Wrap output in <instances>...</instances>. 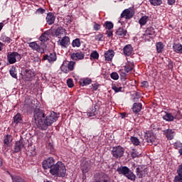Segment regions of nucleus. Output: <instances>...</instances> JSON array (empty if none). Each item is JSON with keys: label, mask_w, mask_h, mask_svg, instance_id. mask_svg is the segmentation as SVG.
I'll list each match as a JSON object with an SVG mask.
<instances>
[{"label": "nucleus", "mask_w": 182, "mask_h": 182, "mask_svg": "<svg viewBox=\"0 0 182 182\" xmlns=\"http://www.w3.org/2000/svg\"><path fill=\"white\" fill-rule=\"evenodd\" d=\"M33 117L38 129L46 130L48 126H52L58 120L59 116L56 112H53L46 117L45 112L42 109L36 108L33 112Z\"/></svg>", "instance_id": "obj_1"}, {"label": "nucleus", "mask_w": 182, "mask_h": 182, "mask_svg": "<svg viewBox=\"0 0 182 182\" xmlns=\"http://www.w3.org/2000/svg\"><path fill=\"white\" fill-rule=\"evenodd\" d=\"M44 170L50 168V173L55 177H65L66 176V166L62 161H58L55 164V159L49 157L42 162Z\"/></svg>", "instance_id": "obj_2"}, {"label": "nucleus", "mask_w": 182, "mask_h": 182, "mask_svg": "<svg viewBox=\"0 0 182 182\" xmlns=\"http://www.w3.org/2000/svg\"><path fill=\"white\" fill-rule=\"evenodd\" d=\"M117 171H118L119 174H122V176H124L132 181L136 180V175L127 166L118 167Z\"/></svg>", "instance_id": "obj_3"}, {"label": "nucleus", "mask_w": 182, "mask_h": 182, "mask_svg": "<svg viewBox=\"0 0 182 182\" xmlns=\"http://www.w3.org/2000/svg\"><path fill=\"white\" fill-rule=\"evenodd\" d=\"M112 154L114 159H122L124 156V148L122 146H114Z\"/></svg>", "instance_id": "obj_4"}, {"label": "nucleus", "mask_w": 182, "mask_h": 182, "mask_svg": "<svg viewBox=\"0 0 182 182\" xmlns=\"http://www.w3.org/2000/svg\"><path fill=\"white\" fill-rule=\"evenodd\" d=\"M21 57L19 53L16 52L10 53L7 55V60L10 65H14L16 62L21 60Z\"/></svg>", "instance_id": "obj_5"}, {"label": "nucleus", "mask_w": 182, "mask_h": 182, "mask_svg": "<svg viewBox=\"0 0 182 182\" xmlns=\"http://www.w3.org/2000/svg\"><path fill=\"white\" fill-rule=\"evenodd\" d=\"M164 120L166 122H173L174 119H181V116L180 115V112L176 111L173 114L166 112V114L163 116Z\"/></svg>", "instance_id": "obj_6"}, {"label": "nucleus", "mask_w": 182, "mask_h": 182, "mask_svg": "<svg viewBox=\"0 0 182 182\" xmlns=\"http://www.w3.org/2000/svg\"><path fill=\"white\" fill-rule=\"evenodd\" d=\"M134 9L133 8H129L124 9L121 14V18H124V19H132L134 16Z\"/></svg>", "instance_id": "obj_7"}, {"label": "nucleus", "mask_w": 182, "mask_h": 182, "mask_svg": "<svg viewBox=\"0 0 182 182\" xmlns=\"http://www.w3.org/2000/svg\"><path fill=\"white\" fill-rule=\"evenodd\" d=\"M136 173L139 178H143V177H146V176H147V173H149V169H147V168L139 166L136 168Z\"/></svg>", "instance_id": "obj_8"}, {"label": "nucleus", "mask_w": 182, "mask_h": 182, "mask_svg": "<svg viewBox=\"0 0 182 182\" xmlns=\"http://www.w3.org/2000/svg\"><path fill=\"white\" fill-rule=\"evenodd\" d=\"M163 134L168 140H173L176 135V132L173 129H168L163 131Z\"/></svg>", "instance_id": "obj_9"}, {"label": "nucleus", "mask_w": 182, "mask_h": 182, "mask_svg": "<svg viewBox=\"0 0 182 182\" xmlns=\"http://www.w3.org/2000/svg\"><path fill=\"white\" fill-rule=\"evenodd\" d=\"M56 59H58V57L56 56L55 53H51L49 55H43V60H48L49 63L56 62Z\"/></svg>", "instance_id": "obj_10"}, {"label": "nucleus", "mask_w": 182, "mask_h": 182, "mask_svg": "<svg viewBox=\"0 0 182 182\" xmlns=\"http://www.w3.org/2000/svg\"><path fill=\"white\" fill-rule=\"evenodd\" d=\"M30 48H32L33 50H36L38 53H44L45 49L39 46L36 42L29 43Z\"/></svg>", "instance_id": "obj_11"}, {"label": "nucleus", "mask_w": 182, "mask_h": 182, "mask_svg": "<svg viewBox=\"0 0 182 182\" xmlns=\"http://www.w3.org/2000/svg\"><path fill=\"white\" fill-rule=\"evenodd\" d=\"M33 77H35V73L31 70H25L23 72V78L26 79V80L31 81Z\"/></svg>", "instance_id": "obj_12"}, {"label": "nucleus", "mask_w": 182, "mask_h": 182, "mask_svg": "<svg viewBox=\"0 0 182 182\" xmlns=\"http://www.w3.org/2000/svg\"><path fill=\"white\" fill-rule=\"evenodd\" d=\"M71 59H73V60H82L85 59V53L81 51L73 53L71 54Z\"/></svg>", "instance_id": "obj_13"}, {"label": "nucleus", "mask_w": 182, "mask_h": 182, "mask_svg": "<svg viewBox=\"0 0 182 182\" xmlns=\"http://www.w3.org/2000/svg\"><path fill=\"white\" fill-rule=\"evenodd\" d=\"M59 45L62 46V48H68L69 45H70V38L69 36H64L59 43Z\"/></svg>", "instance_id": "obj_14"}, {"label": "nucleus", "mask_w": 182, "mask_h": 182, "mask_svg": "<svg viewBox=\"0 0 182 182\" xmlns=\"http://www.w3.org/2000/svg\"><path fill=\"white\" fill-rule=\"evenodd\" d=\"M12 140L14 138L11 135L6 134L4 136V144L6 146V147H11L12 146Z\"/></svg>", "instance_id": "obj_15"}, {"label": "nucleus", "mask_w": 182, "mask_h": 182, "mask_svg": "<svg viewBox=\"0 0 182 182\" xmlns=\"http://www.w3.org/2000/svg\"><path fill=\"white\" fill-rule=\"evenodd\" d=\"M52 35V30H48L44 32L40 37V41L41 42H46L49 40V37Z\"/></svg>", "instance_id": "obj_16"}, {"label": "nucleus", "mask_w": 182, "mask_h": 182, "mask_svg": "<svg viewBox=\"0 0 182 182\" xmlns=\"http://www.w3.org/2000/svg\"><path fill=\"white\" fill-rule=\"evenodd\" d=\"M114 56V51L113 50H108L107 52L105 53V60L107 62H110L113 57Z\"/></svg>", "instance_id": "obj_17"}, {"label": "nucleus", "mask_w": 182, "mask_h": 182, "mask_svg": "<svg viewBox=\"0 0 182 182\" xmlns=\"http://www.w3.org/2000/svg\"><path fill=\"white\" fill-rule=\"evenodd\" d=\"M25 146L23 142L18 141H16L14 146V153H19L22 149Z\"/></svg>", "instance_id": "obj_18"}, {"label": "nucleus", "mask_w": 182, "mask_h": 182, "mask_svg": "<svg viewBox=\"0 0 182 182\" xmlns=\"http://www.w3.org/2000/svg\"><path fill=\"white\" fill-rule=\"evenodd\" d=\"M123 53L125 56H130L133 53V48L131 45H127L123 48Z\"/></svg>", "instance_id": "obj_19"}, {"label": "nucleus", "mask_w": 182, "mask_h": 182, "mask_svg": "<svg viewBox=\"0 0 182 182\" xmlns=\"http://www.w3.org/2000/svg\"><path fill=\"white\" fill-rule=\"evenodd\" d=\"M141 109H143V105L141 103L135 102L133 105L132 111L134 113H139V112H141Z\"/></svg>", "instance_id": "obj_20"}, {"label": "nucleus", "mask_w": 182, "mask_h": 182, "mask_svg": "<svg viewBox=\"0 0 182 182\" xmlns=\"http://www.w3.org/2000/svg\"><path fill=\"white\" fill-rule=\"evenodd\" d=\"M55 15L52 13H49L47 14L46 16V22L48 23V25H53L55 23Z\"/></svg>", "instance_id": "obj_21"}, {"label": "nucleus", "mask_w": 182, "mask_h": 182, "mask_svg": "<svg viewBox=\"0 0 182 182\" xmlns=\"http://www.w3.org/2000/svg\"><path fill=\"white\" fill-rule=\"evenodd\" d=\"M81 170L83 174L88 173L89 170H90V164L87 161L84 162L81 166Z\"/></svg>", "instance_id": "obj_22"}, {"label": "nucleus", "mask_w": 182, "mask_h": 182, "mask_svg": "<svg viewBox=\"0 0 182 182\" xmlns=\"http://www.w3.org/2000/svg\"><path fill=\"white\" fill-rule=\"evenodd\" d=\"M134 68V64L132 62H128L126 63L124 66V70L126 73H130L133 70V68Z\"/></svg>", "instance_id": "obj_23"}, {"label": "nucleus", "mask_w": 182, "mask_h": 182, "mask_svg": "<svg viewBox=\"0 0 182 182\" xmlns=\"http://www.w3.org/2000/svg\"><path fill=\"white\" fill-rule=\"evenodd\" d=\"M116 34L118 36H121L122 38H124V36H126V35L127 34V30L119 27L117 31H116Z\"/></svg>", "instance_id": "obj_24"}, {"label": "nucleus", "mask_w": 182, "mask_h": 182, "mask_svg": "<svg viewBox=\"0 0 182 182\" xmlns=\"http://www.w3.org/2000/svg\"><path fill=\"white\" fill-rule=\"evenodd\" d=\"M92 83V79L90 78H81L80 80V86H87V85H90Z\"/></svg>", "instance_id": "obj_25"}, {"label": "nucleus", "mask_w": 182, "mask_h": 182, "mask_svg": "<svg viewBox=\"0 0 182 182\" xmlns=\"http://www.w3.org/2000/svg\"><path fill=\"white\" fill-rule=\"evenodd\" d=\"M154 140H156V136H154V134L153 133H148L146 135V141L149 144L154 143Z\"/></svg>", "instance_id": "obj_26"}, {"label": "nucleus", "mask_w": 182, "mask_h": 182, "mask_svg": "<svg viewBox=\"0 0 182 182\" xmlns=\"http://www.w3.org/2000/svg\"><path fill=\"white\" fill-rule=\"evenodd\" d=\"M147 22H149V16H143L139 20V23L141 26H144Z\"/></svg>", "instance_id": "obj_27"}, {"label": "nucleus", "mask_w": 182, "mask_h": 182, "mask_svg": "<svg viewBox=\"0 0 182 182\" xmlns=\"http://www.w3.org/2000/svg\"><path fill=\"white\" fill-rule=\"evenodd\" d=\"M0 40L1 41V42H4V43H11L12 42V39L6 36V35L5 34H1Z\"/></svg>", "instance_id": "obj_28"}, {"label": "nucleus", "mask_w": 182, "mask_h": 182, "mask_svg": "<svg viewBox=\"0 0 182 182\" xmlns=\"http://www.w3.org/2000/svg\"><path fill=\"white\" fill-rule=\"evenodd\" d=\"M174 52L177 53H182V45L180 43L173 44V46Z\"/></svg>", "instance_id": "obj_29"}, {"label": "nucleus", "mask_w": 182, "mask_h": 182, "mask_svg": "<svg viewBox=\"0 0 182 182\" xmlns=\"http://www.w3.org/2000/svg\"><path fill=\"white\" fill-rule=\"evenodd\" d=\"M130 141L134 146H139L140 140L136 136H131Z\"/></svg>", "instance_id": "obj_30"}, {"label": "nucleus", "mask_w": 182, "mask_h": 182, "mask_svg": "<svg viewBox=\"0 0 182 182\" xmlns=\"http://www.w3.org/2000/svg\"><path fill=\"white\" fill-rule=\"evenodd\" d=\"M156 50L158 53H161L163 52V49H164V45L161 42H158L156 44Z\"/></svg>", "instance_id": "obj_31"}, {"label": "nucleus", "mask_w": 182, "mask_h": 182, "mask_svg": "<svg viewBox=\"0 0 182 182\" xmlns=\"http://www.w3.org/2000/svg\"><path fill=\"white\" fill-rule=\"evenodd\" d=\"M65 33V29L63 27H58L55 31V36H60V35H63Z\"/></svg>", "instance_id": "obj_32"}, {"label": "nucleus", "mask_w": 182, "mask_h": 182, "mask_svg": "<svg viewBox=\"0 0 182 182\" xmlns=\"http://www.w3.org/2000/svg\"><path fill=\"white\" fill-rule=\"evenodd\" d=\"M155 33H156V31L154 30V28L149 27L145 31V33L144 35V36H146V35H155Z\"/></svg>", "instance_id": "obj_33"}, {"label": "nucleus", "mask_w": 182, "mask_h": 182, "mask_svg": "<svg viewBox=\"0 0 182 182\" xmlns=\"http://www.w3.org/2000/svg\"><path fill=\"white\" fill-rule=\"evenodd\" d=\"M72 45L73 48H80V39L76 38L73 40Z\"/></svg>", "instance_id": "obj_34"}, {"label": "nucleus", "mask_w": 182, "mask_h": 182, "mask_svg": "<svg viewBox=\"0 0 182 182\" xmlns=\"http://www.w3.org/2000/svg\"><path fill=\"white\" fill-rule=\"evenodd\" d=\"M150 4L154 6H159V5H161L163 1L161 0H149Z\"/></svg>", "instance_id": "obj_35"}, {"label": "nucleus", "mask_w": 182, "mask_h": 182, "mask_svg": "<svg viewBox=\"0 0 182 182\" xmlns=\"http://www.w3.org/2000/svg\"><path fill=\"white\" fill-rule=\"evenodd\" d=\"M95 41L97 42H102V41H105V36L103 34L100 33L95 36Z\"/></svg>", "instance_id": "obj_36"}, {"label": "nucleus", "mask_w": 182, "mask_h": 182, "mask_svg": "<svg viewBox=\"0 0 182 182\" xmlns=\"http://www.w3.org/2000/svg\"><path fill=\"white\" fill-rule=\"evenodd\" d=\"M76 65V62L75 61H70L68 63V70H73V69H75V66Z\"/></svg>", "instance_id": "obj_37"}, {"label": "nucleus", "mask_w": 182, "mask_h": 182, "mask_svg": "<svg viewBox=\"0 0 182 182\" xmlns=\"http://www.w3.org/2000/svg\"><path fill=\"white\" fill-rule=\"evenodd\" d=\"M22 120V117L21 116V114L18 113L14 117V122L17 124V123H19Z\"/></svg>", "instance_id": "obj_38"}, {"label": "nucleus", "mask_w": 182, "mask_h": 182, "mask_svg": "<svg viewBox=\"0 0 182 182\" xmlns=\"http://www.w3.org/2000/svg\"><path fill=\"white\" fill-rule=\"evenodd\" d=\"M10 75L11 76H12V77H14V79H16L18 77L15 68H11L10 69Z\"/></svg>", "instance_id": "obj_39"}, {"label": "nucleus", "mask_w": 182, "mask_h": 182, "mask_svg": "<svg viewBox=\"0 0 182 182\" xmlns=\"http://www.w3.org/2000/svg\"><path fill=\"white\" fill-rule=\"evenodd\" d=\"M112 90L115 92V93H119V92H122L123 87H117L116 85H113L112 87Z\"/></svg>", "instance_id": "obj_40"}, {"label": "nucleus", "mask_w": 182, "mask_h": 182, "mask_svg": "<svg viewBox=\"0 0 182 182\" xmlns=\"http://www.w3.org/2000/svg\"><path fill=\"white\" fill-rule=\"evenodd\" d=\"M105 26L106 29H108L109 31H110V29H113V23L110 21L105 22Z\"/></svg>", "instance_id": "obj_41"}, {"label": "nucleus", "mask_w": 182, "mask_h": 182, "mask_svg": "<svg viewBox=\"0 0 182 182\" xmlns=\"http://www.w3.org/2000/svg\"><path fill=\"white\" fill-rule=\"evenodd\" d=\"M90 58L92 59H99V53H97V51H93L90 54Z\"/></svg>", "instance_id": "obj_42"}, {"label": "nucleus", "mask_w": 182, "mask_h": 182, "mask_svg": "<svg viewBox=\"0 0 182 182\" xmlns=\"http://www.w3.org/2000/svg\"><path fill=\"white\" fill-rule=\"evenodd\" d=\"M110 76H111V79H113V80H119V74H117V73L116 72L112 73Z\"/></svg>", "instance_id": "obj_43"}, {"label": "nucleus", "mask_w": 182, "mask_h": 182, "mask_svg": "<svg viewBox=\"0 0 182 182\" xmlns=\"http://www.w3.org/2000/svg\"><path fill=\"white\" fill-rule=\"evenodd\" d=\"M60 69L62 72H64V73H69V70L68 69V68H66L65 64H63L61 65Z\"/></svg>", "instance_id": "obj_44"}, {"label": "nucleus", "mask_w": 182, "mask_h": 182, "mask_svg": "<svg viewBox=\"0 0 182 182\" xmlns=\"http://www.w3.org/2000/svg\"><path fill=\"white\" fill-rule=\"evenodd\" d=\"M67 85H68V87H73L75 86V84H73V80L68 79L67 80Z\"/></svg>", "instance_id": "obj_45"}, {"label": "nucleus", "mask_w": 182, "mask_h": 182, "mask_svg": "<svg viewBox=\"0 0 182 182\" xmlns=\"http://www.w3.org/2000/svg\"><path fill=\"white\" fill-rule=\"evenodd\" d=\"M93 28H94L95 31H100L101 26H100V24L96 23V22H94Z\"/></svg>", "instance_id": "obj_46"}, {"label": "nucleus", "mask_w": 182, "mask_h": 182, "mask_svg": "<svg viewBox=\"0 0 182 182\" xmlns=\"http://www.w3.org/2000/svg\"><path fill=\"white\" fill-rule=\"evenodd\" d=\"M173 181L174 182H182V176L180 175L176 176Z\"/></svg>", "instance_id": "obj_47"}, {"label": "nucleus", "mask_w": 182, "mask_h": 182, "mask_svg": "<svg viewBox=\"0 0 182 182\" xmlns=\"http://www.w3.org/2000/svg\"><path fill=\"white\" fill-rule=\"evenodd\" d=\"M131 156L132 157V159H136V157H139V154L136 152L134 149H133V151L131 153Z\"/></svg>", "instance_id": "obj_48"}, {"label": "nucleus", "mask_w": 182, "mask_h": 182, "mask_svg": "<svg viewBox=\"0 0 182 182\" xmlns=\"http://www.w3.org/2000/svg\"><path fill=\"white\" fill-rule=\"evenodd\" d=\"M141 87H149V82L144 81L141 82Z\"/></svg>", "instance_id": "obj_49"}, {"label": "nucleus", "mask_w": 182, "mask_h": 182, "mask_svg": "<svg viewBox=\"0 0 182 182\" xmlns=\"http://www.w3.org/2000/svg\"><path fill=\"white\" fill-rule=\"evenodd\" d=\"M92 89L93 91H96L97 89H99V85L92 84Z\"/></svg>", "instance_id": "obj_50"}, {"label": "nucleus", "mask_w": 182, "mask_h": 182, "mask_svg": "<svg viewBox=\"0 0 182 182\" xmlns=\"http://www.w3.org/2000/svg\"><path fill=\"white\" fill-rule=\"evenodd\" d=\"M174 63L171 60H168V69H171L173 66Z\"/></svg>", "instance_id": "obj_51"}, {"label": "nucleus", "mask_w": 182, "mask_h": 182, "mask_svg": "<svg viewBox=\"0 0 182 182\" xmlns=\"http://www.w3.org/2000/svg\"><path fill=\"white\" fill-rule=\"evenodd\" d=\"M44 12H45V9L42 8L37 9V14H44Z\"/></svg>", "instance_id": "obj_52"}, {"label": "nucleus", "mask_w": 182, "mask_h": 182, "mask_svg": "<svg viewBox=\"0 0 182 182\" xmlns=\"http://www.w3.org/2000/svg\"><path fill=\"white\" fill-rule=\"evenodd\" d=\"M176 4V0H168V5H174Z\"/></svg>", "instance_id": "obj_53"}, {"label": "nucleus", "mask_w": 182, "mask_h": 182, "mask_svg": "<svg viewBox=\"0 0 182 182\" xmlns=\"http://www.w3.org/2000/svg\"><path fill=\"white\" fill-rule=\"evenodd\" d=\"M107 35L109 38H110V36H113V32L109 31H107Z\"/></svg>", "instance_id": "obj_54"}, {"label": "nucleus", "mask_w": 182, "mask_h": 182, "mask_svg": "<svg viewBox=\"0 0 182 182\" xmlns=\"http://www.w3.org/2000/svg\"><path fill=\"white\" fill-rule=\"evenodd\" d=\"M4 46H5V44H4L2 42H0V52L4 49Z\"/></svg>", "instance_id": "obj_55"}, {"label": "nucleus", "mask_w": 182, "mask_h": 182, "mask_svg": "<svg viewBox=\"0 0 182 182\" xmlns=\"http://www.w3.org/2000/svg\"><path fill=\"white\" fill-rule=\"evenodd\" d=\"M4 23H0V32L1 31H2V28H4Z\"/></svg>", "instance_id": "obj_56"}, {"label": "nucleus", "mask_w": 182, "mask_h": 182, "mask_svg": "<svg viewBox=\"0 0 182 182\" xmlns=\"http://www.w3.org/2000/svg\"><path fill=\"white\" fill-rule=\"evenodd\" d=\"M87 116H89V117H92V116H95V113L88 112Z\"/></svg>", "instance_id": "obj_57"}, {"label": "nucleus", "mask_w": 182, "mask_h": 182, "mask_svg": "<svg viewBox=\"0 0 182 182\" xmlns=\"http://www.w3.org/2000/svg\"><path fill=\"white\" fill-rule=\"evenodd\" d=\"M178 153L182 156V148L178 150Z\"/></svg>", "instance_id": "obj_58"}, {"label": "nucleus", "mask_w": 182, "mask_h": 182, "mask_svg": "<svg viewBox=\"0 0 182 182\" xmlns=\"http://www.w3.org/2000/svg\"><path fill=\"white\" fill-rule=\"evenodd\" d=\"M2 164H3L2 159L0 158V167H2Z\"/></svg>", "instance_id": "obj_59"}, {"label": "nucleus", "mask_w": 182, "mask_h": 182, "mask_svg": "<svg viewBox=\"0 0 182 182\" xmlns=\"http://www.w3.org/2000/svg\"><path fill=\"white\" fill-rule=\"evenodd\" d=\"M122 119L124 117V114H122Z\"/></svg>", "instance_id": "obj_60"}, {"label": "nucleus", "mask_w": 182, "mask_h": 182, "mask_svg": "<svg viewBox=\"0 0 182 182\" xmlns=\"http://www.w3.org/2000/svg\"><path fill=\"white\" fill-rule=\"evenodd\" d=\"M44 182H52V181H44Z\"/></svg>", "instance_id": "obj_61"}, {"label": "nucleus", "mask_w": 182, "mask_h": 182, "mask_svg": "<svg viewBox=\"0 0 182 182\" xmlns=\"http://www.w3.org/2000/svg\"><path fill=\"white\" fill-rule=\"evenodd\" d=\"M68 19H70V16H68Z\"/></svg>", "instance_id": "obj_62"}, {"label": "nucleus", "mask_w": 182, "mask_h": 182, "mask_svg": "<svg viewBox=\"0 0 182 182\" xmlns=\"http://www.w3.org/2000/svg\"><path fill=\"white\" fill-rule=\"evenodd\" d=\"M1 65H2V63H1V62H0V66H1Z\"/></svg>", "instance_id": "obj_63"}, {"label": "nucleus", "mask_w": 182, "mask_h": 182, "mask_svg": "<svg viewBox=\"0 0 182 182\" xmlns=\"http://www.w3.org/2000/svg\"><path fill=\"white\" fill-rule=\"evenodd\" d=\"M119 1H123V0H119Z\"/></svg>", "instance_id": "obj_64"}]
</instances>
